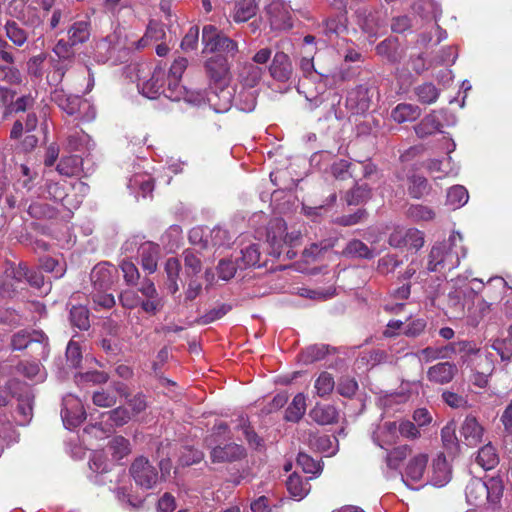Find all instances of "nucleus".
Masks as SVG:
<instances>
[{
    "label": "nucleus",
    "instance_id": "obj_36",
    "mask_svg": "<svg viewBox=\"0 0 512 512\" xmlns=\"http://www.w3.org/2000/svg\"><path fill=\"white\" fill-rule=\"evenodd\" d=\"M317 53V47H312L309 51H301L300 69L307 80L317 78L318 72L314 65V56Z\"/></svg>",
    "mask_w": 512,
    "mask_h": 512
},
{
    "label": "nucleus",
    "instance_id": "obj_9",
    "mask_svg": "<svg viewBox=\"0 0 512 512\" xmlns=\"http://www.w3.org/2000/svg\"><path fill=\"white\" fill-rule=\"evenodd\" d=\"M372 96L371 87L359 85L348 93L346 103L355 113H364L370 108Z\"/></svg>",
    "mask_w": 512,
    "mask_h": 512
},
{
    "label": "nucleus",
    "instance_id": "obj_16",
    "mask_svg": "<svg viewBox=\"0 0 512 512\" xmlns=\"http://www.w3.org/2000/svg\"><path fill=\"white\" fill-rule=\"evenodd\" d=\"M271 25L277 29H288L292 27L291 12L289 7L279 1H273L268 6Z\"/></svg>",
    "mask_w": 512,
    "mask_h": 512
},
{
    "label": "nucleus",
    "instance_id": "obj_33",
    "mask_svg": "<svg viewBox=\"0 0 512 512\" xmlns=\"http://www.w3.org/2000/svg\"><path fill=\"white\" fill-rule=\"evenodd\" d=\"M257 4L255 0H238L235 3L233 19L236 22H246L256 15Z\"/></svg>",
    "mask_w": 512,
    "mask_h": 512
},
{
    "label": "nucleus",
    "instance_id": "obj_60",
    "mask_svg": "<svg viewBox=\"0 0 512 512\" xmlns=\"http://www.w3.org/2000/svg\"><path fill=\"white\" fill-rule=\"evenodd\" d=\"M22 280L7 275V269L2 277H0V294L3 297H12Z\"/></svg>",
    "mask_w": 512,
    "mask_h": 512
},
{
    "label": "nucleus",
    "instance_id": "obj_55",
    "mask_svg": "<svg viewBox=\"0 0 512 512\" xmlns=\"http://www.w3.org/2000/svg\"><path fill=\"white\" fill-rule=\"evenodd\" d=\"M185 270L188 275L197 274L201 271V258L193 249H186L183 252Z\"/></svg>",
    "mask_w": 512,
    "mask_h": 512
},
{
    "label": "nucleus",
    "instance_id": "obj_56",
    "mask_svg": "<svg viewBox=\"0 0 512 512\" xmlns=\"http://www.w3.org/2000/svg\"><path fill=\"white\" fill-rule=\"evenodd\" d=\"M82 163V159L78 156H71L65 159H62L57 165V170L60 174L66 176H72L77 174L80 171V165Z\"/></svg>",
    "mask_w": 512,
    "mask_h": 512
},
{
    "label": "nucleus",
    "instance_id": "obj_26",
    "mask_svg": "<svg viewBox=\"0 0 512 512\" xmlns=\"http://www.w3.org/2000/svg\"><path fill=\"white\" fill-rule=\"evenodd\" d=\"M311 479H313L312 476L307 477L306 480L303 481L297 473H292L286 481L289 494L297 500L303 499L311 489L308 482Z\"/></svg>",
    "mask_w": 512,
    "mask_h": 512
},
{
    "label": "nucleus",
    "instance_id": "obj_21",
    "mask_svg": "<svg viewBox=\"0 0 512 512\" xmlns=\"http://www.w3.org/2000/svg\"><path fill=\"white\" fill-rule=\"evenodd\" d=\"M115 272V267L110 263L104 262L96 265L91 272V280L95 288L107 289L113 283Z\"/></svg>",
    "mask_w": 512,
    "mask_h": 512
},
{
    "label": "nucleus",
    "instance_id": "obj_63",
    "mask_svg": "<svg viewBox=\"0 0 512 512\" xmlns=\"http://www.w3.org/2000/svg\"><path fill=\"white\" fill-rule=\"evenodd\" d=\"M120 268L123 272V277L126 283L129 285H136L140 278V274L135 264L132 261L123 260L120 264Z\"/></svg>",
    "mask_w": 512,
    "mask_h": 512
},
{
    "label": "nucleus",
    "instance_id": "obj_57",
    "mask_svg": "<svg viewBox=\"0 0 512 512\" xmlns=\"http://www.w3.org/2000/svg\"><path fill=\"white\" fill-rule=\"evenodd\" d=\"M16 174L19 177L17 183L14 185V189L17 190L16 194L19 193V186L23 189L30 190L34 175L30 168L25 164H20L16 167Z\"/></svg>",
    "mask_w": 512,
    "mask_h": 512
},
{
    "label": "nucleus",
    "instance_id": "obj_35",
    "mask_svg": "<svg viewBox=\"0 0 512 512\" xmlns=\"http://www.w3.org/2000/svg\"><path fill=\"white\" fill-rule=\"evenodd\" d=\"M90 137L81 129L72 130L67 136L66 146L71 152H81L89 149Z\"/></svg>",
    "mask_w": 512,
    "mask_h": 512
},
{
    "label": "nucleus",
    "instance_id": "obj_37",
    "mask_svg": "<svg viewBox=\"0 0 512 512\" xmlns=\"http://www.w3.org/2000/svg\"><path fill=\"white\" fill-rule=\"evenodd\" d=\"M260 252L257 244H251L241 249V257L236 259L239 269L253 267L259 264Z\"/></svg>",
    "mask_w": 512,
    "mask_h": 512
},
{
    "label": "nucleus",
    "instance_id": "obj_61",
    "mask_svg": "<svg viewBox=\"0 0 512 512\" xmlns=\"http://www.w3.org/2000/svg\"><path fill=\"white\" fill-rule=\"evenodd\" d=\"M358 390V383L354 378L345 376L339 379L337 392L346 398L353 397Z\"/></svg>",
    "mask_w": 512,
    "mask_h": 512
},
{
    "label": "nucleus",
    "instance_id": "obj_20",
    "mask_svg": "<svg viewBox=\"0 0 512 512\" xmlns=\"http://www.w3.org/2000/svg\"><path fill=\"white\" fill-rule=\"evenodd\" d=\"M232 90L221 86L218 90L210 91L207 94V101L217 113L227 112L232 105Z\"/></svg>",
    "mask_w": 512,
    "mask_h": 512
},
{
    "label": "nucleus",
    "instance_id": "obj_32",
    "mask_svg": "<svg viewBox=\"0 0 512 512\" xmlns=\"http://www.w3.org/2000/svg\"><path fill=\"white\" fill-rule=\"evenodd\" d=\"M165 37V30L162 24L156 21H150L144 36L136 43L137 49L148 46L153 41H159Z\"/></svg>",
    "mask_w": 512,
    "mask_h": 512
},
{
    "label": "nucleus",
    "instance_id": "obj_22",
    "mask_svg": "<svg viewBox=\"0 0 512 512\" xmlns=\"http://www.w3.org/2000/svg\"><path fill=\"white\" fill-rule=\"evenodd\" d=\"M440 111L433 110L426 115L415 127V133L420 138H426L441 132L442 123L439 117Z\"/></svg>",
    "mask_w": 512,
    "mask_h": 512
},
{
    "label": "nucleus",
    "instance_id": "obj_19",
    "mask_svg": "<svg viewBox=\"0 0 512 512\" xmlns=\"http://www.w3.org/2000/svg\"><path fill=\"white\" fill-rule=\"evenodd\" d=\"M52 101L68 115H76L81 109V98L67 94L63 89H55L51 94Z\"/></svg>",
    "mask_w": 512,
    "mask_h": 512
},
{
    "label": "nucleus",
    "instance_id": "obj_34",
    "mask_svg": "<svg viewBox=\"0 0 512 512\" xmlns=\"http://www.w3.org/2000/svg\"><path fill=\"white\" fill-rule=\"evenodd\" d=\"M476 462L484 469H493L499 463V457L493 445L486 444L481 447L476 456Z\"/></svg>",
    "mask_w": 512,
    "mask_h": 512
},
{
    "label": "nucleus",
    "instance_id": "obj_51",
    "mask_svg": "<svg viewBox=\"0 0 512 512\" xmlns=\"http://www.w3.org/2000/svg\"><path fill=\"white\" fill-rule=\"evenodd\" d=\"M7 37L17 46H22L27 41V33L14 21H6Z\"/></svg>",
    "mask_w": 512,
    "mask_h": 512
},
{
    "label": "nucleus",
    "instance_id": "obj_6",
    "mask_svg": "<svg viewBox=\"0 0 512 512\" xmlns=\"http://www.w3.org/2000/svg\"><path fill=\"white\" fill-rule=\"evenodd\" d=\"M61 417L64 426L72 430L80 426L86 419V411L81 400L72 394H67L62 400Z\"/></svg>",
    "mask_w": 512,
    "mask_h": 512
},
{
    "label": "nucleus",
    "instance_id": "obj_44",
    "mask_svg": "<svg viewBox=\"0 0 512 512\" xmlns=\"http://www.w3.org/2000/svg\"><path fill=\"white\" fill-rule=\"evenodd\" d=\"M322 366L329 369H338L344 364L343 358L336 348L322 345Z\"/></svg>",
    "mask_w": 512,
    "mask_h": 512
},
{
    "label": "nucleus",
    "instance_id": "obj_29",
    "mask_svg": "<svg viewBox=\"0 0 512 512\" xmlns=\"http://www.w3.org/2000/svg\"><path fill=\"white\" fill-rule=\"evenodd\" d=\"M471 372H480L483 375H492L495 369L492 353L479 352V354L467 365Z\"/></svg>",
    "mask_w": 512,
    "mask_h": 512
},
{
    "label": "nucleus",
    "instance_id": "obj_3",
    "mask_svg": "<svg viewBox=\"0 0 512 512\" xmlns=\"http://www.w3.org/2000/svg\"><path fill=\"white\" fill-rule=\"evenodd\" d=\"M32 344L37 345V355L40 359H46L48 357V337L42 331L33 330L32 332H27L22 330L15 333L11 339V346L13 350H23Z\"/></svg>",
    "mask_w": 512,
    "mask_h": 512
},
{
    "label": "nucleus",
    "instance_id": "obj_12",
    "mask_svg": "<svg viewBox=\"0 0 512 512\" xmlns=\"http://www.w3.org/2000/svg\"><path fill=\"white\" fill-rule=\"evenodd\" d=\"M16 399L18 401L16 420L20 425H26L30 422L33 416L34 396L31 389L26 385H23Z\"/></svg>",
    "mask_w": 512,
    "mask_h": 512
},
{
    "label": "nucleus",
    "instance_id": "obj_18",
    "mask_svg": "<svg viewBox=\"0 0 512 512\" xmlns=\"http://www.w3.org/2000/svg\"><path fill=\"white\" fill-rule=\"evenodd\" d=\"M243 455V447L235 443L215 446L210 453V457L214 463L235 461L240 459Z\"/></svg>",
    "mask_w": 512,
    "mask_h": 512
},
{
    "label": "nucleus",
    "instance_id": "obj_13",
    "mask_svg": "<svg viewBox=\"0 0 512 512\" xmlns=\"http://www.w3.org/2000/svg\"><path fill=\"white\" fill-rule=\"evenodd\" d=\"M208 76L216 83H226L229 74L227 58L221 54L210 57L205 64Z\"/></svg>",
    "mask_w": 512,
    "mask_h": 512
},
{
    "label": "nucleus",
    "instance_id": "obj_41",
    "mask_svg": "<svg viewBox=\"0 0 512 512\" xmlns=\"http://www.w3.org/2000/svg\"><path fill=\"white\" fill-rule=\"evenodd\" d=\"M306 410L305 396L301 393L297 394L292 403L286 409L285 418L288 421L296 422L304 415Z\"/></svg>",
    "mask_w": 512,
    "mask_h": 512
},
{
    "label": "nucleus",
    "instance_id": "obj_50",
    "mask_svg": "<svg viewBox=\"0 0 512 512\" xmlns=\"http://www.w3.org/2000/svg\"><path fill=\"white\" fill-rule=\"evenodd\" d=\"M89 38L88 25L85 22L74 23L68 31V40L72 45L85 42Z\"/></svg>",
    "mask_w": 512,
    "mask_h": 512
},
{
    "label": "nucleus",
    "instance_id": "obj_17",
    "mask_svg": "<svg viewBox=\"0 0 512 512\" xmlns=\"http://www.w3.org/2000/svg\"><path fill=\"white\" fill-rule=\"evenodd\" d=\"M142 269L149 274L157 270L160 248L153 242L143 243L138 250Z\"/></svg>",
    "mask_w": 512,
    "mask_h": 512
},
{
    "label": "nucleus",
    "instance_id": "obj_38",
    "mask_svg": "<svg viewBox=\"0 0 512 512\" xmlns=\"http://www.w3.org/2000/svg\"><path fill=\"white\" fill-rule=\"evenodd\" d=\"M371 198V189L366 184H356L353 189L345 195V201L348 205H359L367 202Z\"/></svg>",
    "mask_w": 512,
    "mask_h": 512
},
{
    "label": "nucleus",
    "instance_id": "obj_48",
    "mask_svg": "<svg viewBox=\"0 0 512 512\" xmlns=\"http://www.w3.org/2000/svg\"><path fill=\"white\" fill-rule=\"evenodd\" d=\"M441 439L447 450L457 451L459 444L456 436V424L454 422H449L442 428Z\"/></svg>",
    "mask_w": 512,
    "mask_h": 512
},
{
    "label": "nucleus",
    "instance_id": "obj_46",
    "mask_svg": "<svg viewBox=\"0 0 512 512\" xmlns=\"http://www.w3.org/2000/svg\"><path fill=\"white\" fill-rule=\"evenodd\" d=\"M21 21L28 25H37L42 20V13L37 7V0H25V8Z\"/></svg>",
    "mask_w": 512,
    "mask_h": 512
},
{
    "label": "nucleus",
    "instance_id": "obj_24",
    "mask_svg": "<svg viewBox=\"0 0 512 512\" xmlns=\"http://www.w3.org/2000/svg\"><path fill=\"white\" fill-rule=\"evenodd\" d=\"M128 188L137 198L139 196L145 198L150 195L154 189L153 179L146 173L135 174L129 179Z\"/></svg>",
    "mask_w": 512,
    "mask_h": 512
},
{
    "label": "nucleus",
    "instance_id": "obj_47",
    "mask_svg": "<svg viewBox=\"0 0 512 512\" xmlns=\"http://www.w3.org/2000/svg\"><path fill=\"white\" fill-rule=\"evenodd\" d=\"M108 450L113 459L121 460L130 452L129 441L122 436L114 437L109 441Z\"/></svg>",
    "mask_w": 512,
    "mask_h": 512
},
{
    "label": "nucleus",
    "instance_id": "obj_30",
    "mask_svg": "<svg viewBox=\"0 0 512 512\" xmlns=\"http://www.w3.org/2000/svg\"><path fill=\"white\" fill-rule=\"evenodd\" d=\"M16 371L34 382H43L46 378V372L38 362H20Z\"/></svg>",
    "mask_w": 512,
    "mask_h": 512
},
{
    "label": "nucleus",
    "instance_id": "obj_27",
    "mask_svg": "<svg viewBox=\"0 0 512 512\" xmlns=\"http://www.w3.org/2000/svg\"><path fill=\"white\" fill-rule=\"evenodd\" d=\"M451 472L446 459L438 456L432 464L431 483L434 486L442 487L449 482Z\"/></svg>",
    "mask_w": 512,
    "mask_h": 512
},
{
    "label": "nucleus",
    "instance_id": "obj_8",
    "mask_svg": "<svg viewBox=\"0 0 512 512\" xmlns=\"http://www.w3.org/2000/svg\"><path fill=\"white\" fill-rule=\"evenodd\" d=\"M139 292L143 296V298H141V308L145 313L155 315L163 308V298L159 295L151 280H144L141 283Z\"/></svg>",
    "mask_w": 512,
    "mask_h": 512
},
{
    "label": "nucleus",
    "instance_id": "obj_54",
    "mask_svg": "<svg viewBox=\"0 0 512 512\" xmlns=\"http://www.w3.org/2000/svg\"><path fill=\"white\" fill-rule=\"evenodd\" d=\"M426 327V318H409L404 327L403 333L407 337L416 338L425 332Z\"/></svg>",
    "mask_w": 512,
    "mask_h": 512
},
{
    "label": "nucleus",
    "instance_id": "obj_39",
    "mask_svg": "<svg viewBox=\"0 0 512 512\" xmlns=\"http://www.w3.org/2000/svg\"><path fill=\"white\" fill-rule=\"evenodd\" d=\"M479 352H481V349L475 342L468 340L458 341V354L463 365H469Z\"/></svg>",
    "mask_w": 512,
    "mask_h": 512
},
{
    "label": "nucleus",
    "instance_id": "obj_4",
    "mask_svg": "<svg viewBox=\"0 0 512 512\" xmlns=\"http://www.w3.org/2000/svg\"><path fill=\"white\" fill-rule=\"evenodd\" d=\"M130 474L135 483L144 489H152L159 480L156 467L143 456L133 461L130 467Z\"/></svg>",
    "mask_w": 512,
    "mask_h": 512
},
{
    "label": "nucleus",
    "instance_id": "obj_43",
    "mask_svg": "<svg viewBox=\"0 0 512 512\" xmlns=\"http://www.w3.org/2000/svg\"><path fill=\"white\" fill-rule=\"evenodd\" d=\"M410 453L411 448L408 445L395 447L386 456L387 466L391 469H397Z\"/></svg>",
    "mask_w": 512,
    "mask_h": 512
},
{
    "label": "nucleus",
    "instance_id": "obj_62",
    "mask_svg": "<svg viewBox=\"0 0 512 512\" xmlns=\"http://www.w3.org/2000/svg\"><path fill=\"white\" fill-rule=\"evenodd\" d=\"M0 81H6L10 84H20L22 82V75L12 64H0Z\"/></svg>",
    "mask_w": 512,
    "mask_h": 512
},
{
    "label": "nucleus",
    "instance_id": "obj_14",
    "mask_svg": "<svg viewBox=\"0 0 512 512\" xmlns=\"http://www.w3.org/2000/svg\"><path fill=\"white\" fill-rule=\"evenodd\" d=\"M269 71L275 80L280 82L288 81L293 74V66L289 56L284 52H277L274 55Z\"/></svg>",
    "mask_w": 512,
    "mask_h": 512
},
{
    "label": "nucleus",
    "instance_id": "obj_2",
    "mask_svg": "<svg viewBox=\"0 0 512 512\" xmlns=\"http://www.w3.org/2000/svg\"><path fill=\"white\" fill-rule=\"evenodd\" d=\"M287 226L283 219L275 218L270 222L267 241L271 247V254L279 257L282 254V248L286 244H292L298 240L299 232H286Z\"/></svg>",
    "mask_w": 512,
    "mask_h": 512
},
{
    "label": "nucleus",
    "instance_id": "obj_15",
    "mask_svg": "<svg viewBox=\"0 0 512 512\" xmlns=\"http://www.w3.org/2000/svg\"><path fill=\"white\" fill-rule=\"evenodd\" d=\"M484 429L476 417L468 415L462 423L460 434L468 446H476L482 441Z\"/></svg>",
    "mask_w": 512,
    "mask_h": 512
},
{
    "label": "nucleus",
    "instance_id": "obj_53",
    "mask_svg": "<svg viewBox=\"0 0 512 512\" xmlns=\"http://www.w3.org/2000/svg\"><path fill=\"white\" fill-rule=\"evenodd\" d=\"M345 253L354 257L365 259H371L373 257V253L370 248L364 242L357 239L351 240L347 244Z\"/></svg>",
    "mask_w": 512,
    "mask_h": 512
},
{
    "label": "nucleus",
    "instance_id": "obj_31",
    "mask_svg": "<svg viewBox=\"0 0 512 512\" xmlns=\"http://www.w3.org/2000/svg\"><path fill=\"white\" fill-rule=\"evenodd\" d=\"M428 463V455L427 454H418L414 456L408 463L406 467V476L410 478L412 481L418 482L422 479L426 466Z\"/></svg>",
    "mask_w": 512,
    "mask_h": 512
},
{
    "label": "nucleus",
    "instance_id": "obj_11",
    "mask_svg": "<svg viewBox=\"0 0 512 512\" xmlns=\"http://www.w3.org/2000/svg\"><path fill=\"white\" fill-rule=\"evenodd\" d=\"M458 372L453 362H439L427 370V379L435 384L444 385L450 383Z\"/></svg>",
    "mask_w": 512,
    "mask_h": 512
},
{
    "label": "nucleus",
    "instance_id": "obj_5",
    "mask_svg": "<svg viewBox=\"0 0 512 512\" xmlns=\"http://www.w3.org/2000/svg\"><path fill=\"white\" fill-rule=\"evenodd\" d=\"M202 42L204 44V52H227L234 54L237 50L236 43L218 32L213 25H205L203 27Z\"/></svg>",
    "mask_w": 512,
    "mask_h": 512
},
{
    "label": "nucleus",
    "instance_id": "obj_45",
    "mask_svg": "<svg viewBox=\"0 0 512 512\" xmlns=\"http://www.w3.org/2000/svg\"><path fill=\"white\" fill-rule=\"evenodd\" d=\"M418 100L423 104H432L439 97V90L432 83H423L415 89Z\"/></svg>",
    "mask_w": 512,
    "mask_h": 512
},
{
    "label": "nucleus",
    "instance_id": "obj_42",
    "mask_svg": "<svg viewBox=\"0 0 512 512\" xmlns=\"http://www.w3.org/2000/svg\"><path fill=\"white\" fill-rule=\"evenodd\" d=\"M167 87H164L163 95L172 100L180 101L183 95H185L186 88L180 85V78L170 77L166 75Z\"/></svg>",
    "mask_w": 512,
    "mask_h": 512
},
{
    "label": "nucleus",
    "instance_id": "obj_49",
    "mask_svg": "<svg viewBox=\"0 0 512 512\" xmlns=\"http://www.w3.org/2000/svg\"><path fill=\"white\" fill-rule=\"evenodd\" d=\"M70 319L72 324L81 330L89 328V311L85 306H73L70 310Z\"/></svg>",
    "mask_w": 512,
    "mask_h": 512
},
{
    "label": "nucleus",
    "instance_id": "obj_25",
    "mask_svg": "<svg viewBox=\"0 0 512 512\" xmlns=\"http://www.w3.org/2000/svg\"><path fill=\"white\" fill-rule=\"evenodd\" d=\"M264 68L254 63H245L239 70V81L247 88H254L262 79Z\"/></svg>",
    "mask_w": 512,
    "mask_h": 512
},
{
    "label": "nucleus",
    "instance_id": "obj_40",
    "mask_svg": "<svg viewBox=\"0 0 512 512\" xmlns=\"http://www.w3.org/2000/svg\"><path fill=\"white\" fill-rule=\"evenodd\" d=\"M469 199L468 191L464 186L455 185L447 192V204L453 209L459 208L467 203Z\"/></svg>",
    "mask_w": 512,
    "mask_h": 512
},
{
    "label": "nucleus",
    "instance_id": "obj_23",
    "mask_svg": "<svg viewBox=\"0 0 512 512\" xmlns=\"http://www.w3.org/2000/svg\"><path fill=\"white\" fill-rule=\"evenodd\" d=\"M486 483L481 479L474 478L469 481L465 489L467 502L470 505L478 506L486 502L487 490Z\"/></svg>",
    "mask_w": 512,
    "mask_h": 512
},
{
    "label": "nucleus",
    "instance_id": "obj_7",
    "mask_svg": "<svg viewBox=\"0 0 512 512\" xmlns=\"http://www.w3.org/2000/svg\"><path fill=\"white\" fill-rule=\"evenodd\" d=\"M7 275L22 282L27 281L31 286L41 290V293L46 294L50 290V287L45 285L43 275L39 271L30 270L25 263H19L18 266L9 265Z\"/></svg>",
    "mask_w": 512,
    "mask_h": 512
},
{
    "label": "nucleus",
    "instance_id": "obj_28",
    "mask_svg": "<svg viewBox=\"0 0 512 512\" xmlns=\"http://www.w3.org/2000/svg\"><path fill=\"white\" fill-rule=\"evenodd\" d=\"M420 115L421 109L410 103H400L391 112L392 119L397 123L415 121Z\"/></svg>",
    "mask_w": 512,
    "mask_h": 512
},
{
    "label": "nucleus",
    "instance_id": "obj_1",
    "mask_svg": "<svg viewBox=\"0 0 512 512\" xmlns=\"http://www.w3.org/2000/svg\"><path fill=\"white\" fill-rule=\"evenodd\" d=\"M463 238L459 233H453L447 240L435 243L428 255L427 270L440 272L452 270L459 266L460 258L466 256Z\"/></svg>",
    "mask_w": 512,
    "mask_h": 512
},
{
    "label": "nucleus",
    "instance_id": "obj_10",
    "mask_svg": "<svg viewBox=\"0 0 512 512\" xmlns=\"http://www.w3.org/2000/svg\"><path fill=\"white\" fill-rule=\"evenodd\" d=\"M166 83V70L157 66L150 79L139 82L138 89L141 94L149 99H154L158 95L163 94L164 85Z\"/></svg>",
    "mask_w": 512,
    "mask_h": 512
},
{
    "label": "nucleus",
    "instance_id": "obj_59",
    "mask_svg": "<svg viewBox=\"0 0 512 512\" xmlns=\"http://www.w3.org/2000/svg\"><path fill=\"white\" fill-rule=\"evenodd\" d=\"M407 215L415 221H429L435 217L434 211L423 205H411L407 210Z\"/></svg>",
    "mask_w": 512,
    "mask_h": 512
},
{
    "label": "nucleus",
    "instance_id": "obj_64",
    "mask_svg": "<svg viewBox=\"0 0 512 512\" xmlns=\"http://www.w3.org/2000/svg\"><path fill=\"white\" fill-rule=\"evenodd\" d=\"M502 361H509L512 357V343L508 339H495L491 344Z\"/></svg>",
    "mask_w": 512,
    "mask_h": 512
},
{
    "label": "nucleus",
    "instance_id": "obj_52",
    "mask_svg": "<svg viewBox=\"0 0 512 512\" xmlns=\"http://www.w3.org/2000/svg\"><path fill=\"white\" fill-rule=\"evenodd\" d=\"M23 384L17 379H11L7 384L0 388V406H7L10 402V397H17L18 390H21Z\"/></svg>",
    "mask_w": 512,
    "mask_h": 512
},
{
    "label": "nucleus",
    "instance_id": "obj_58",
    "mask_svg": "<svg viewBox=\"0 0 512 512\" xmlns=\"http://www.w3.org/2000/svg\"><path fill=\"white\" fill-rule=\"evenodd\" d=\"M408 190L412 197L421 198L429 190L427 179L420 175H413L410 178Z\"/></svg>",
    "mask_w": 512,
    "mask_h": 512
}]
</instances>
